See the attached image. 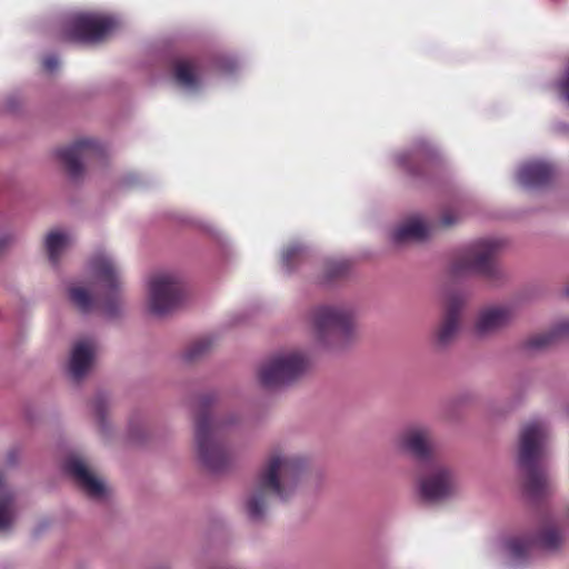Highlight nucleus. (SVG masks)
<instances>
[{
    "label": "nucleus",
    "mask_w": 569,
    "mask_h": 569,
    "mask_svg": "<svg viewBox=\"0 0 569 569\" xmlns=\"http://www.w3.org/2000/svg\"><path fill=\"white\" fill-rule=\"evenodd\" d=\"M218 396L213 391L204 392L192 399L190 408L193 417V447L199 463L209 472L222 473L231 465V457L217 433L239 423L238 413L231 412L223 418L214 419L210 409L217 403Z\"/></svg>",
    "instance_id": "nucleus-2"
},
{
    "label": "nucleus",
    "mask_w": 569,
    "mask_h": 569,
    "mask_svg": "<svg viewBox=\"0 0 569 569\" xmlns=\"http://www.w3.org/2000/svg\"><path fill=\"white\" fill-rule=\"evenodd\" d=\"M323 473L306 455L292 450L286 442L268 448L251 483L241 498V511L253 525L269 517L271 501L289 502L296 497L317 492Z\"/></svg>",
    "instance_id": "nucleus-1"
},
{
    "label": "nucleus",
    "mask_w": 569,
    "mask_h": 569,
    "mask_svg": "<svg viewBox=\"0 0 569 569\" xmlns=\"http://www.w3.org/2000/svg\"><path fill=\"white\" fill-rule=\"evenodd\" d=\"M18 239L19 236L14 228L0 223V258L17 244Z\"/></svg>",
    "instance_id": "nucleus-29"
},
{
    "label": "nucleus",
    "mask_w": 569,
    "mask_h": 569,
    "mask_svg": "<svg viewBox=\"0 0 569 569\" xmlns=\"http://www.w3.org/2000/svg\"><path fill=\"white\" fill-rule=\"evenodd\" d=\"M565 295L569 297V286L565 289Z\"/></svg>",
    "instance_id": "nucleus-39"
},
{
    "label": "nucleus",
    "mask_w": 569,
    "mask_h": 569,
    "mask_svg": "<svg viewBox=\"0 0 569 569\" xmlns=\"http://www.w3.org/2000/svg\"><path fill=\"white\" fill-rule=\"evenodd\" d=\"M59 66L58 58L54 56H49L43 61V67L46 70L52 72L54 71Z\"/></svg>",
    "instance_id": "nucleus-33"
},
{
    "label": "nucleus",
    "mask_w": 569,
    "mask_h": 569,
    "mask_svg": "<svg viewBox=\"0 0 569 569\" xmlns=\"http://www.w3.org/2000/svg\"><path fill=\"white\" fill-rule=\"evenodd\" d=\"M315 342L332 353L351 349L359 340L358 313L348 305H319L309 312Z\"/></svg>",
    "instance_id": "nucleus-4"
},
{
    "label": "nucleus",
    "mask_w": 569,
    "mask_h": 569,
    "mask_svg": "<svg viewBox=\"0 0 569 569\" xmlns=\"http://www.w3.org/2000/svg\"><path fill=\"white\" fill-rule=\"evenodd\" d=\"M463 301L452 297L431 332V343L437 351L449 349L458 339L462 326Z\"/></svg>",
    "instance_id": "nucleus-12"
},
{
    "label": "nucleus",
    "mask_w": 569,
    "mask_h": 569,
    "mask_svg": "<svg viewBox=\"0 0 569 569\" xmlns=\"http://www.w3.org/2000/svg\"><path fill=\"white\" fill-rule=\"evenodd\" d=\"M559 87L562 98L569 103V69L566 71Z\"/></svg>",
    "instance_id": "nucleus-32"
},
{
    "label": "nucleus",
    "mask_w": 569,
    "mask_h": 569,
    "mask_svg": "<svg viewBox=\"0 0 569 569\" xmlns=\"http://www.w3.org/2000/svg\"><path fill=\"white\" fill-rule=\"evenodd\" d=\"M213 348V340L208 337L200 338L192 343H190L186 350L183 351V359L188 362H194L202 358H204L207 355L210 353V351Z\"/></svg>",
    "instance_id": "nucleus-27"
},
{
    "label": "nucleus",
    "mask_w": 569,
    "mask_h": 569,
    "mask_svg": "<svg viewBox=\"0 0 569 569\" xmlns=\"http://www.w3.org/2000/svg\"><path fill=\"white\" fill-rule=\"evenodd\" d=\"M556 171L552 164L545 161H528L517 172L518 182L527 189H541L549 186Z\"/></svg>",
    "instance_id": "nucleus-19"
},
{
    "label": "nucleus",
    "mask_w": 569,
    "mask_h": 569,
    "mask_svg": "<svg viewBox=\"0 0 569 569\" xmlns=\"http://www.w3.org/2000/svg\"><path fill=\"white\" fill-rule=\"evenodd\" d=\"M117 27L118 21L113 17L89 12L77 13L63 22L61 37L67 41L98 43Z\"/></svg>",
    "instance_id": "nucleus-8"
},
{
    "label": "nucleus",
    "mask_w": 569,
    "mask_h": 569,
    "mask_svg": "<svg viewBox=\"0 0 569 569\" xmlns=\"http://www.w3.org/2000/svg\"><path fill=\"white\" fill-rule=\"evenodd\" d=\"M433 231V227L420 216H412L400 221L391 230L389 238L393 246L403 247L413 242L427 240Z\"/></svg>",
    "instance_id": "nucleus-17"
},
{
    "label": "nucleus",
    "mask_w": 569,
    "mask_h": 569,
    "mask_svg": "<svg viewBox=\"0 0 569 569\" xmlns=\"http://www.w3.org/2000/svg\"><path fill=\"white\" fill-rule=\"evenodd\" d=\"M396 448L399 452L423 466L437 460V445L433 429L426 423H410L396 437Z\"/></svg>",
    "instance_id": "nucleus-9"
},
{
    "label": "nucleus",
    "mask_w": 569,
    "mask_h": 569,
    "mask_svg": "<svg viewBox=\"0 0 569 569\" xmlns=\"http://www.w3.org/2000/svg\"><path fill=\"white\" fill-rule=\"evenodd\" d=\"M460 221V216L451 210H446L443 211L439 219H438V222L437 224L432 226L433 229L436 227H441L443 229H448V228H451L453 226H456L457 223H459Z\"/></svg>",
    "instance_id": "nucleus-31"
},
{
    "label": "nucleus",
    "mask_w": 569,
    "mask_h": 569,
    "mask_svg": "<svg viewBox=\"0 0 569 569\" xmlns=\"http://www.w3.org/2000/svg\"><path fill=\"white\" fill-rule=\"evenodd\" d=\"M130 436L132 437V439L134 440H138L139 439V436L134 433V430H133V426L131 425L130 426Z\"/></svg>",
    "instance_id": "nucleus-38"
},
{
    "label": "nucleus",
    "mask_w": 569,
    "mask_h": 569,
    "mask_svg": "<svg viewBox=\"0 0 569 569\" xmlns=\"http://www.w3.org/2000/svg\"><path fill=\"white\" fill-rule=\"evenodd\" d=\"M98 350L93 338L77 340L70 351L68 373L74 383H79L90 372Z\"/></svg>",
    "instance_id": "nucleus-16"
},
{
    "label": "nucleus",
    "mask_w": 569,
    "mask_h": 569,
    "mask_svg": "<svg viewBox=\"0 0 569 569\" xmlns=\"http://www.w3.org/2000/svg\"><path fill=\"white\" fill-rule=\"evenodd\" d=\"M516 319V312L508 306H489L482 308L475 320L473 335L481 340L496 337Z\"/></svg>",
    "instance_id": "nucleus-15"
},
{
    "label": "nucleus",
    "mask_w": 569,
    "mask_h": 569,
    "mask_svg": "<svg viewBox=\"0 0 569 569\" xmlns=\"http://www.w3.org/2000/svg\"><path fill=\"white\" fill-rule=\"evenodd\" d=\"M3 492H11V491L7 489L3 476L0 473V495H2Z\"/></svg>",
    "instance_id": "nucleus-36"
},
{
    "label": "nucleus",
    "mask_w": 569,
    "mask_h": 569,
    "mask_svg": "<svg viewBox=\"0 0 569 569\" xmlns=\"http://www.w3.org/2000/svg\"><path fill=\"white\" fill-rule=\"evenodd\" d=\"M184 298V283L174 272H159L149 280L148 308L151 313L163 317L176 310Z\"/></svg>",
    "instance_id": "nucleus-7"
},
{
    "label": "nucleus",
    "mask_w": 569,
    "mask_h": 569,
    "mask_svg": "<svg viewBox=\"0 0 569 569\" xmlns=\"http://www.w3.org/2000/svg\"><path fill=\"white\" fill-rule=\"evenodd\" d=\"M425 469L418 480L422 500L430 503L445 501L457 492V479L453 469L439 461L423 465Z\"/></svg>",
    "instance_id": "nucleus-10"
},
{
    "label": "nucleus",
    "mask_w": 569,
    "mask_h": 569,
    "mask_svg": "<svg viewBox=\"0 0 569 569\" xmlns=\"http://www.w3.org/2000/svg\"><path fill=\"white\" fill-rule=\"evenodd\" d=\"M57 158L73 181L82 179L86 163L101 156L100 146L91 139H80L73 143L59 148Z\"/></svg>",
    "instance_id": "nucleus-13"
},
{
    "label": "nucleus",
    "mask_w": 569,
    "mask_h": 569,
    "mask_svg": "<svg viewBox=\"0 0 569 569\" xmlns=\"http://www.w3.org/2000/svg\"><path fill=\"white\" fill-rule=\"evenodd\" d=\"M411 158V153L409 152H402V153H399L396 158L397 160V163L402 167V168H406L408 171L411 172L408 163H409V160Z\"/></svg>",
    "instance_id": "nucleus-34"
},
{
    "label": "nucleus",
    "mask_w": 569,
    "mask_h": 569,
    "mask_svg": "<svg viewBox=\"0 0 569 569\" xmlns=\"http://www.w3.org/2000/svg\"><path fill=\"white\" fill-rule=\"evenodd\" d=\"M63 470L89 499L103 501L107 498L104 482L94 475L81 455L70 453L63 461Z\"/></svg>",
    "instance_id": "nucleus-14"
},
{
    "label": "nucleus",
    "mask_w": 569,
    "mask_h": 569,
    "mask_svg": "<svg viewBox=\"0 0 569 569\" xmlns=\"http://www.w3.org/2000/svg\"><path fill=\"white\" fill-rule=\"evenodd\" d=\"M74 243L72 234L64 230H50L43 240V248L49 262L58 267L63 253Z\"/></svg>",
    "instance_id": "nucleus-22"
},
{
    "label": "nucleus",
    "mask_w": 569,
    "mask_h": 569,
    "mask_svg": "<svg viewBox=\"0 0 569 569\" xmlns=\"http://www.w3.org/2000/svg\"><path fill=\"white\" fill-rule=\"evenodd\" d=\"M351 268L348 260H328L325 264V276L328 280H335L346 276Z\"/></svg>",
    "instance_id": "nucleus-30"
},
{
    "label": "nucleus",
    "mask_w": 569,
    "mask_h": 569,
    "mask_svg": "<svg viewBox=\"0 0 569 569\" xmlns=\"http://www.w3.org/2000/svg\"><path fill=\"white\" fill-rule=\"evenodd\" d=\"M505 246V240L499 238H481L472 241L450 262L447 270L449 277L459 279L477 274L492 281L501 279L503 271L496 258Z\"/></svg>",
    "instance_id": "nucleus-5"
},
{
    "label": "nucleus",
    "mask_w": 569,
    "mask_h": 569,
    "mask_svg": "<svg viewBox=\"0 0 569 569\" xmlns=\"http://www.w3.org/2000/svg\"><path fill=\"white\" fill-rule=\"evenodd\" d=\"M122 288V286L120 287ZM103 313L108 318H118L122 315L124 309V300L121 293V289L118 290H108V293L99 302V306Z\"/></svg>",
    "instance_id": "nucleus-26"
},
{
    "label": "nucleus",
    "mask_w": 569,
    "mask_h": 569,
    "mask_svg": "<svg viewBox=\"0 0 569 569\" xmlns=\"http://www.w3.org/2000/svg\"><path fill=\"white\" fill-rule=\"evenodd\" d=\"M174 78L181 86L188 89H196L199 84L196 66L189 60H179L176 62Z\"/></svg>",
    "instance_id": "nucleus-25"
},
{
    "label": "nucleus",
    "mask_w": 569,
    "mask_h": 569,
    "mask_svg": "<svg viewBox=\"0 0 569 569\" xmlns=\"http://www.w3.org/2000/svg\"><path fill=\"white\" fill-rule=\"evenodd\" d=\"M307 253L306 247L292 244L283 250L281 262L287 272H292L295 268L303 260Z\"/></svg>",
    "instance_id": "nucleus-28"
},
{
    "label": "nucleus",
    "mask_w": 569,
    "mask_h": 569,
    "mask_svg": "<svg viewBox=\"0 0 569 569\" xmlns=\"http://www.w3.org/2000/svg\"><path fill=\"white\" fill-rule=\"evenodd\" d=\"M236 68L234 61H229L228 64L224 67L227 71H232Z\"/></svg>",
    "instance_id": "nucleus-37"
},
{
    "label": "nucleus",
    "mask_w": 569,
    "mask_h": 569,
    "mask_svg": "<svg viewBox=\"0 0 569 569\" xmlns=\"http://www.w3.org/2000/svg\"><path fill=\"white\" fill-rule=\"evenodd\" d=\"M569 338V319L558 322L553 328L528 337L522 346L528 352H541Z\"/></svg>",
    "instance_id": "nucleus-20"
},
{
    "label": "nucleus",
    "mask_w": 569,
    "mask_h": 569,
    "mask_svg": "<svg viewBox=\"0 0 569 569\" xmlns=\"http://www.w3.org/2000/svg\"><path fill=\"white\" fill-rule=\"evenodd\" d=\"M417 148L418 150L422 151V150H426L427 153H430L432 154V151L430 149V147L428 146V143L426 141H420L418 144H417Z\"/></svg>",
    "instance_id": "nucleus-35"
},
{
    "label": "nucleus",
    "mask_w": 569,
    "mask_h": 569,
    "mask_svg": "<svg viewBox=\"0 0 569 569\" xmlns=\"http://www.w3.org/2000/svg\"><path fill=\"white\" fill-rule=\"evenodd\" d=\"M18 506L12 492L0 495V535H9L18 518Z\"/></svg>",
    "instance_id": "nucleus-24"
},
{
    "label": "nucleus",
    "mask_w": 569,
    "mask_h": 569,
    "mask_svg": "<svg viewBox=\"0 0 569 569\" xmlns=\"http://www.w3.org/2000/svg\"><path fill=\"white\" fill-rule=\"evenodd\" d=\"M66 293L70 305L82 315L91 313L99 306V300L93 293L92 284L84 281L69 282Z\"/></svg>",
    "instance_id": "nucleus-21"
},
{
    "label": "nucleus",
    "mask_w": 569,
    "mask_h": 569,
    "mask_svg": "<svg viewBox=\"0 0 569 569\" xmlns=\"http://www.w3.org/2000/svg\"><path fill=\"white\" fill-rule=\"evenodd\" d=\"M561 543V536L558 528L548 523L538 532L526 533L505 541L503 547L515 561H523L536 548L555 550Z\"/></svg>",
    "instance_id": "nucleus-11"
},
{
    "label": "nucleus",
    "mask_w": 569,
    "mask_h": 569,
    "mask_svg": "<svg viewBox=\"0 0 569 569\" xmlns=\"http://www.w3.org/2000/svg\"><path fill=\"white\" fill-rule=\"evenodd\" d=\"M549 427L540 419L525 422L519 431L518 465L525 473L530 496L540 498L552 491L553 483L545 465L548 455Z\"/></svg>",
    "instance_id": "nucleus-3"
},
{
    "label": "nucleus",
    "mask_w": 569,
    "mask_h": 569,
    "mask_svg": "<svg viewBox=\"0 0 569 569\" xmlns=\"http://www.w3.org/2000/svg\"><path fill=\"white\" fill-rule=\"evenodd\" d=\"M88 270L107 290H118L122 286L114 259L103 249L92 253L88 261Z\"/></svg>",
    "instance_id": "nucleus-18"
},
{
    "label": "nucleus",
    "mask_w": 569,
    "mask_h": 569,
    "mask_svg": "<svg viewBox=\"0 0 569 569\" xmlns=\"http://www.w3.org/2000/svg\"><path fill=\"white\" fill-rule=\"evenodd\" d=\"M310 369L309 356L300 350L271 355L257 370V381L267 390H280L300 381Z\"/></svg>",
    "instance_id": "nucleus-6"
},
{
    "label": "nucleus",
    "mask_w": 569,
    "mask_h": 569,
    "mask_svg": "<svg viewBox=\"0 0 569 569\" xmlns=\"http://www.w3.org/2000/svg\"><path fill=\"white\" fill-rule=\"evenodd\" d=\"M112 399L109 393L98 391L90 401V411L102 437L111 435L112 425L109 419Z\"/></svg>",
    "instance_id": "nucleus-23"
}]
</instances>
